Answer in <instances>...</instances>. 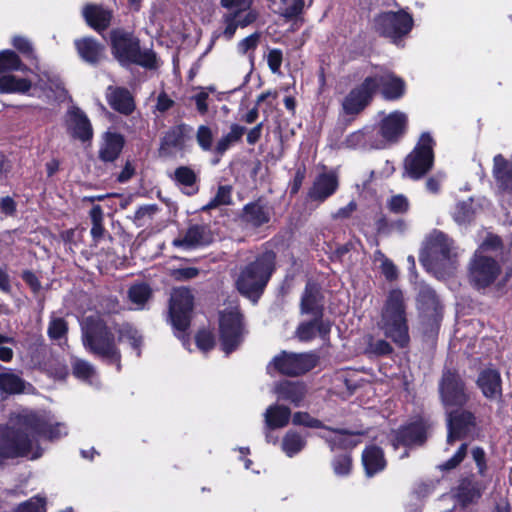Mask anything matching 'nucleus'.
Returning a JSON list of instances; mask_svg holds the SVG:
<instances>
[{
	"instance_id": "1",
	"label": "nucleus",
	"mask_w": 512,
	"mask_h": 512,
	"mask_svg": "<svg viewBox=\"0 0 512 512\" xmlns=\"http://www.w3.org/2000/svg\"><path fill=\"white\" fill-rule=\"evenodd\" d=\"M64 424L52 425L46 414L29 413L19 417L16 427H0V455L3 457L42 455L38 443L42 438L55 440L67 435Z\"/></svg>"
},
{
	"instance_id": "2",
	"label": "nucleus",
	"mask_w": 512,
	"mask_h": 512,
	"mask_svg": "<svg viewBox=\"0 0 512 512\" xmlns=\"http://www.w3.org/2000/svg\"><path fill=\"white\" fill-rule=\"evenodd\" d=\"M128 342L136 356L141 355L142 335L128 323L109 327L98 315L87 316L82 323V341L86 349L109 363H115L120 370L121 354L115 342Z\"/></svg>"
},
{
	"instance_id": "3",
	"label": "nucleus",
	"mask_w": 512,
	"mask_h": 512,
	"mask_svg": "<svg viewBox=\"0 0 512 512\" xmlns=\"http://www.w3.org/2000/svg\"><path fill=\"white\" fill-rule=\"evenodd\" d=\"M439 395L446 412L447 445L473 438L476 421L473 413L459 409L470 399L469 392L461 376L446 369L439 382Z\"/></svg>"
},
{
	"instance_id": "4",
	"label": "nucleus",
	"mask_w": 512,
	"mask_h": 512,
	"mask_svg": "<svg viewBox=\"0 0 512 512\" xmlns=\"http://www.w3.org/2000/svg\"><path fill=\"white\" fill-rule=\"evenodd\" d=\"M378 326L384 335L399 347H405L408 344L410 338L406 318V304L401 290L393 289L389 292L382 308Z\"/></svg>"
},
{
	"instance_id": "5",
	"label": "nucleus",
	"mask_w": 512,
	"mask_h": 512,
	"mask_svg": "<svg viewBox=\"0 0 512 512\" xmlns=\"http://www.w3.org/2000/svg\"><path fill=\"white\" fill-rule=\"evenodd\" d=\"M274 261L275 254L265 252L245 267L236 282L239 292L256 302L272 274Z\"/></svg>"
},
{
	"instance_id": "6",
	"label": "nucleus",
	"mask_w": 512,
	"mask_h": 512,
	"mask_svg": "<svg viewBox=\"0 0 512 512\" xmlns=\"http://www.w3.org/2000/svg\"><path fill=\"white\" fill-rule=\"evenodd\" d=\"M226 12L222 15L223 29L215 37L231 40L238 28H246L257 21L259 11L253 7V0H220Z\"/></svg>"
},
{
	"instance_id": "7",
	"label": "nucleus",
	"mask_w": 512,
	"mask_h": 512,
	"mask_svg": "<svg viewBox=\"0 0 512 512\" xmlns=\"http://www.w3.org/2000/svg\"><path fill=\"white\" fill-rule=\"evenodd\" d=\"M114 56L122 64L136 63L147 68L156 64V56L151 50L141 51L139 41L131 34L122 30L111 33Z\"/></svg>"
},
{
	"instance_id": "8",
	"label": "nucleus",
	"mask_w": 512,
	"mask_h": 512,
	"mask_svg": "<svg viewBox=\"0 0 512 512\" xmlns=\"http://www.w3.org/2000/svg\"><path fill=\"white\" fill-rule=\"evenodd\" d=\"M193 295L188 288L180 287L172 291L169 306L171 324L184 346H187L189 339L185 337V331L190 325L193 310Z\"/></svg>"
},
{
	"instance_id": "9",
	"label": "nucleus",
	"mask_w": 512,
	"mask_h": 512,
	"mask_svg": "<svg viewBox=\"0 0 512 512\" xmlns=\"http://www.w3.org/2000/svg\"><path fill=\"white\" fill-rule=\"evenodd\" d=\"M433 139L428 133H423L415 148L404 161L405 174L411 179L422 178L433 166Z\"/></svg>"
},
{
	"instance_id": "10",
	"label": "nucleus",
	"mask_w": 512,
	"mask_h": 512,
	"mask_svg": "<svg viewBox=\"0 0 512 512\" xmlns=\"http://www.w3.org/2000/svg\"><path fill=\"white\" fill-rule=\"evenodd\" d=\"M429 257L421 258L423 266L428 270L437 271L440 268H451L456 257L453 241L442 232H434L429 238Z\"/></svg>"
},
{
	"instance_id": "11",
	"label": "nucleus",
	"mask_w": 512,
	"mask_h": 512,
	"mask_svg": "<svg viewBox=\"0 0 512 512\" xmlns=\"http://www.w3.org/2000/svg\"><path fill=\"white\" fill-rule=\"evenodd\" d=\"M501 273V265L490 255L475 252L469 263L468 279L476 289L492 285Z\"/></svg>"
},
{
	"instance_id": "12",
	"label": "nucleus",
	"mask_w": 512,
	"mask_h": 512,
	"mask_svg": "<svg viewBox=\"0 0 512 512\" xmlns=\"http://www.w3.org/2000/svg\"><path fill=\"white\" fill-rule=\"evenodd\" d=\"M316 357L313 354H294L281 352L275 356L267 365V372L270 375L280 373L289 376H297L303 374L316 365Z\"/></svg>"
},
{
	"instance_id": "13",
	"label": "nucleus",
	"mask_w": 512,
	"mask_h": 512,
	"mask_svg": "<svg viewBox=\"0 0 512 512\" xmlns=\"http://www.w3.org/2000/svg\"><path fill=\"white\" fill-rule=\"evenodd\" d=\"M220 340L226 355L233 352L243 341L244 328L237 309L224 311L220 315Z\"/></svg>"
},
{
	"instance_id": "14",
	"label": "nucleus",
	"mask_w": 512,
	"mask_h": 512,
	"mask_svg": "<svg viewBox=\"0 0 512 512\" xmlns=\"http://www.w3.org/2000/svg\"><path fill=\"white\" fill-rule=\"evenodd\" d=\"M413 27V18L405 11L386 12L375 18L376 30L385 37L397 43L407 35Z\"/></svg>"
},
{
	"instance_id": "15",
	"label": "nucleus",
	"mask_w": 512,
	"mask_h": 512,
	"mask_svg": "<svg viewBox=\"0 0 512 512\" xmlns=\"http://www.w3.org/2000/svg\"><path fill=\"white\" fill-rule=\"evenodd\" d=\"M377 89L376 79L367 77L343 99L342 107L346 114H358L370 102Z\"/></svg>"
},
{
	"instance_id": "16",
	"label": "nucleus",
	"mask_w": 512,
	"mask_h": 512,
	"mask_svg": "<svg viewBox=\"0 0 512 512\" xmlns=\"http://www.w3.org/2000/svg\"><path fill=\"white\" fill-rule=\"evenodd\" d=\"M428 425L423 419L409 424L397 431L392 440L395 449L399 446H412L422 444L427 437Z\"/></svg>"
},
{
	"instance_id": "17",
	"label": "nucleus",
	"mask_w": 512,
	"mask_h": 512,
	"mask_svg": "<svg viewBox=\"0 0 512 512\" xmlns=\"http://www.w3.org/2000/svg\"><path fill=\"white\" fill-rule=\"evenodd\" d=\"M66 127L68 133L83 142L93 136V129L86 114L78 107H71L66 113Z\"/></svg>"
},
{
	"instance_id": "18",
	"label": "nucleus",
	"mask_w": 512,
	"mask_h": 512,
	"mask_svg": "<svg viewBox=\"0 0 512 512\" xmlns=\"http://www.w3.org/2000/svg\"><path fill=\"white\" fill-rule=\"evenodd\" d=\"M406 126L407 115L401 111H394L382 119L380 134L386 143H395L404 135Z\"/></svg>"
},
{
	"instance_id": "19",
	"label": "nucleus",
	"mask_w": 512,
	"mask_h": 512,
	"mask_svg": "<svg viewBox=\"0 0 512 512\" xmlns=\"http://www.w3.org/2000/svg\"><path fill=\"white\" fill-rule=\"evenodd\" d=\"M372 78L376 79L377 88L386 100H398L405 94V82L390 71L377 72Z\"/></svg>"
},
{
	"instance_id": "20",
	"label": "nucleus",
	"mask_w": 512,
	"mask_h": 512,
	"mask_svg": "<svg viewBox=\"0 0 512 512\" xmlns=\"http://www.w3.org/2000/svg\"><path fill=\"white\" fill-rule=\"evenodd\" d=\"M338 185V177L335 173H321L314 179L308 191V198L322 203L336 192Z\"/></svg>"
},
{
	"instance_id": "21",
	"label": "nucleus",
	"mask_w": 512,
	"mask_h": 512,
	"mask_svg": "<svg viewBox=\"0 0 512 512\" xmlns=\"http://www.w3.org/2000/svg\"><path fill=\"white\" fill-rule=\"evenodd\" d=\"M210 232L206 227L193 225L187 229L183 236L173 240V245L185 250L193 249L198 246H204L211 242Z\"/></svg>"
},
{
	"instance_id": "22",
	"label": "nucleus",
	"mask_w": 512,
	"mask_h": 512,
	"mask_svg": "<svg viewBox=\"0 0 512 512\" xmlns=\"http://www.w3.org/2000/svg\"><path fill=\"white\" fill-rule=\"evenodd\" d=\"M35 79H32V95H36V91L39 90V97L45 96L50 98L52 94L60 88V81L56 75H52L47 71H42L41 68L36 65L35 72H33Z\"/></svg>"
},
{
	"instance_id": "23",
	"label": "nucleus",
	"mask_w": 512,
	"mask_h": 512,
	"mask_svg": "<svg viewBox=\"0 0 512 512\" xmlns=\"http://www.w3.org/2000/svg\"><path fill=\"white\" fill-rule=\"evenodd\" d=\"M106 96L109 105L122 114L128 115L135 109L133 97L125 88L110 86Z\"/></svg>"
},
{
	"instance_id": "24",
	"label": "nucleus",
	"mask_w": 512,
	"mask_h": 512,
	"mask_svg": "<svg viewBox=\"0 0 512 512\" xmlns=\"http://www.w3.org/2000/svg\"><path fill=\"white\" fill-rule=\"evenodd\" d=\"M270 209L261 201L251 202L244 206L242 221L252 227H260L270 221Z\"/></svg>"
},
{
	"instance_id": "25",
	"label": "nucleus",
	"mask_w": 512,
	"mask_h": 512,
	"mask_svg": "<svg viewBox=\"0 0 512 512\" xmlns=\"http://www.w3.org/2000/svg\"><path fill=\"white\" fill-rule=\"evenodd\" d=\"M492 172L501 189L512 191V157L506 159L501 154L496 155L493 159Z\"/></svg>"
},
{
	"instance_id": "26",
	"label": "nucleus",
	"mask_w": 512,
	"mask_h": 512,
	"mask_svg": "<svg viewBox=\"0 0 512 512\" xmlns=\"http://www.w3.org/2000/svg\"><path fill=\"white\" fill-rule=\"evenodd\" d=\"M477 384L486 398L497 399L501 396V377L498 371L494 369L482 371Z\"/></svg>"
},
{
	"instance_id": "27",
	"label": "nucleus",
	"mask_w": 512,
	"mask_h": 512,
	"mask_svg": "<svg viewBox=\"0 0 512 512\" xmlns=\"http://www.w3.org/2000/svg\"><path fill=\"white\" fill-rule=\"evenodd\" d=\"M278 400L289 401L299 406L306 394L305 386L300 382L284 381L274 387Z\"/></svg>"
},
{
	"instance_id": "28",
	"label": "nucleus",
	"mask_w": 512,
	"mask_h": 512,
	"mask_svg": "<svg viewBox=\"0 0 512 512\" xmlns=\"http://www.w3.org/2000/svg\"><path fill=\"white\" fill-rule=\"evenodd\" d=\"M362 463L368 477L382 471L386 466L383 451L377 446H369L363 451Z\"/></svg>"
},
{
	"instance_id": "29",
	"label": "nucleus",
	"mask_w": 512,
	"mask_h": 512,
	"mask_svg": "<svg viewBox=\"0 0 512 512\" xmlns=\"http://www.w3.org/2000/svg\"><path fill=\"white\" fill-rule=\"evenodd\" d=\"M290 418V409L278 404L269 406L264 413L265 426L268 430L285 427L289 423Z\"/></svg>"
},
{
	"instance_id": "30",
	"label": "nucleus",
	"mask_w": 512,
	"mask_h": 512,
	"mask_svg": "<svg viewBox=\"0 0 512 512\" xmlns=\"http://www.w3.org/2000/svg\"><path fill=\"white\" fill-rule=\"evenodd\" d=\"M190 132L191 128L185 124L171 128L162 139V149L182 150L186 145Z\"/></svg>"
},
{
	"instance_id": "31",
	"label": "nucleus",
	"mask_w": 512,
	"mask_h": 512,
	"mask_svg": "<svg viewBox=\"0 0 512 512\" xmlns=\"http://www.w3.org/2000/svg\"><path fill=\"white\" fill-rule=\"evenodd\" d=\"M25 389V381L19 373L5 368L0 373V392L5 395L22 393Z\"/></svg>"
},
{
	"instance_id": "32",
	"label": "nucleus",
	"mask_w": 512,
	"mask_h": 512,
	"mask_svg": "<svg viewBox=\"0 0 512 512\" xmlns=\"http://www.w3.org/2000/svg\"><path fill=\"white\" fill-rule=\"evenodd\" d=\"M32 89V79L18 77L11 73L0 76L1 93H27Z\"/></svg>"
},
{
	"instance_id": "33",
	"label": "nucleus",
	"mask_w": 512,
	"mask_h": 512,
	"mask_svg": "<svg viewBox=\"0 0 512 512\" xmlns=\"http://www.w3.org/2000/svg\"><path fill=\"white\" fill-rule=\"evenodd\" d=\"M124 145L122 135L113 132H107L104 136V142L99 155L103 161H114L120 154Z\"/></svg>"
},
{
	"instance_id": "34",
	"label": "nucleus",
	"mask_w": 512,
	"mask_h": 512,
	"mask_svg": "<svg viewBox=\"0 0 512 512\" xmlns=\"http://www.w3.org/2000/svg\"><path fill=\"white\" fill-rule=\"evenodd\" d=\"M87 23L96 30L106 29L111 20V12L97 5H87L83 10Z\"/></svg>"
},
{
	"instance_id": "35",
	"label": "nucleus",
	"mask_w": 512,
	"mask_h": 512,
	"mask_svg": "<svg viewBox=\"0 0 512 512\" xmlns=\"http://www.w3.org/2000/svg\"><path fill=\"white\" fill-rule=\"evenodd\" d=\"M14 71H29L19 55L10 49L0 51V76Z\"/></svg>"
},
{
	"instance_id": "36",
	"label": "nucleus",
	"mask_w": 512,
	"mask_h": 512,
	"mask_svg": "<svg viewBox=\"0 0 512 512\" xmlns=\"http://www.w3.org/2000/svg\"><path fill=\"white\" fill-rule=\"evenodd\" d=\"M80 57L89 63H96L102 56L103 48L94 39L84 38L75 41Z\"/></svg>"
},
{
	"instance_id": "37",
	"label": "nucleus",
	"mask_w": 512,
	"mask_h": 512,
	"mask_svg": "<svg viewBox=\"0 0 512 512\" xmlns=\"http://www.w3.org/2000/svg\"><path fill=\"white\" fill-rule=\"evenodd\" d=\"M322 437L326 439L332 450L336 447L352 448L358 443L355 434L344 430H328V434H323Z\"/></svg>"
},
{
	"instance_id": "38",
	"label": "nucleus",
	"mask_w": 512,
	"mask_h": 512,
	"mask_svg": "<svg viewBox=\"0 0 512 512\" xmlns=\"http://www.w3.org/2000/svg\"><path fill=\"white\" fill-rule=\"evenodd\" d=\"M330 331V324L327 322L314 320L307 323H302L297 329V335L300 340H311L318 333L320 336L325 337Z\"/></svg>"
},
{
	"instance_id": "39",
	"label": "nucleus",
	"mask_w": 512,
	"mask_h": 512,
	"mask_svg": "<svg viewBox=\"0 0 512 512\" xmlns=\"http://www.w3.org/2000/svg\"><path fill=\"white\" fill-rule=\"evenodd\" d=\"M174 179L187 195H193L197 192L196 174L186 166L179 167L175 170Z\"/></svg>"
},
{
	"instance_id": "40",
	"label": "nucleus",
	"mask_w": 512,
	"mask_h": 512,
	"mask_svg": "<svg viewBox=\"0 0 512 512\" xmlns=\"http://www.w3.org/2000/svg\"><path fill=\"white\" fill-rule=\"evenodd\" d=\"M245 132L246 128L244 126L232 124L230 131L217 141L215 152L218 154L225 153L233 144L241 140Z\"/></svg>"
},
{
	"instance_id": "41",
	"label": "nucleus",
	"mask_w": 512,
	"mask_h": 512,
	"mask_svg": "<svg viewBox=\"0 0 512 512\" xmlns=\"http://www.w3.org/2000/svg\"><path fill=\"white\" fill-rule=\"evenodd\" d=\"M305 445V437L294 431H288L282 440V450L288 457H293L301 452Z\"/></svg>"
},
{
	"instance_id": "42",
	"label": "nucleus",
	"mask_w": 512,
	"mask_h": 512,
	"mask_svg": "<svg viewBox=\"0 0 512 512\" xmlns=\"http://www.w3.org/2000/svg\"><path fill=\"white\" fill-rule=\"evenodd\" d=\"M313 0H280L279 14L286 19H293L302 14L305 6Z\"/></svg>"
},
{
	"instance_id": "43",
	"label": "nucleus",
	"mask_w": 512,
	"mask_h": 512,
	"mask_svg": "<svg viewBox=\"0 0 512 512\" xmlns=\"http://www.w3.org/2000/svg\"><path fill=\"white\" fill-rule=\"evenodd\" d=\"M72 369L75 377L83 381H88L90 383L93 382V379L96 375L94 366L89 362L79 358L73 359Z\"/></svg>"
},
{
	"instance_id": "44",
	"label": "nucleus",
	"mask_w": 512,
	"mask_h": 512,
	"mask_svg": "<svg viewBox=\"0 0 512 512\" xmlns=\"http://www.w3.org/2000/svg\"><path fill=\"white\" fill-rule=\"evenodd\" d=\"M318 290L315 285L307 284L301 300V310L304 313H315L317 311Z\"/></svg>"
},
{
	"instance_id": "45",
	"label": "nucleus",
	"mask_w": 512,
	"mask_h": 512,
	"mask_svg": "<svg viewBox=\"0 0 512 512\" xmlns=\"http://www.w3.org/2000/svg\"><path fill=\"white\" fill-rule=\"evenodd\" d=\"M151 290L146 284H136L129 289V299L136 305V309L143 307L144 303L149 299Z\"/></svg>"
},
{
	"instance_id": "46",
	"label": "nucleus",
	"mask_w": 512,
	"mask_h": 512,
	"mask_svg": "<svg viewBox=\"0 0 512 512\" xmlns=\"http://www.w3.org/2000/svg\"><path fill=\"white\" fill-rule=\"evenodd\" d=\"M480 495V489L472 485L470 481H463L457 492V498L463 505L473 502L475 499L479 498Z\"/></svg>"
},
{
	"instance_id": "47",
	"label": "nucleus",
	"mask_w": 512,
	"mask_h": 512,
	"mask_svg": "<svg viewBox=\"0 0 512 512\" xmlns=\"http://www.w3.org/2000/svg\"><path fill=\"white\" fill-rule=\"evenodd\" d=\"M260 38H261L260 32H254V33L250 34L249 36L243 38L237 44V51L242 55L249 54V58L252 60L253 52L258 47Z\"/></svg>"
},
{
	"instance_id": "48",
	"label": "nucleus",
	"mask_w": 512,
	"mask_h": 512,
	"mask_svg": "<svg viewBox=\"0 0 512 512\" xmlns=\"http://www.w3.org/2000/svg\"><path fill=\"white\" fill-rule=\"evenodd\" d=\"M473 214L472 199H468L457 203L453 217L457 223L464 224L471 220Z\"/></svg>"
},
{
	"instance_id": "49",
	"label": "nucleus",
	"mask_w": 512,
	"mask_h": 512,
	"mask_svg": "<svg viewBox=\"0 0 512 512\" xmlns=\"http://www.w3.org/2000/svg\"><path fill=\"white\" fill-rule=\"evenodd\" d=\"M14 512H46V498L41 495L34 496L21 503Z\"/></svg>"
},
{
	"instance_id": "50",
	"label": "nucleus",
	"mask_w": 512,
	"mask_h": 512,
	"mask_svg": "<svg viewBox=\"0 0 512 512\" xmlns=\"http://www.w3.org/2000/svg\"><path fill=\"white\" fill-rule=\"evenodd\" d=\"M11 44L19 53H21L26 58L30 60L36 59L33 45L28 38L16 35L12 37Z\"/></svg>"
},
{
	"instance_id": "51",
	"label": "nucleus",
	"mask_w": 512,
	"mask_h": 512,
	"mask_svg": "<svg viewBox=\"0 0 512 512\" xmlns=\"http://www.w3.org/2000/svg\"><path fill=\"white\" fill-rule=\"evenodd\" d=\"M68 327L64 319L59 317H51L48 326V335L53 340H60L65 337Z\"/></svg>"
},
{
	"instance_id": "52",
	"label": "nucleus",
	"mask_w": 512,
	"mask_h": 512,
	"mask_svg": "<svg viewBox=\"0 0 512 512\" xmlns=\"http://www.w3.org/2000/svg\"><path fill=\"white\" fill-rule=\"evenodd\" d=\"M231 202V188L220 186L215 197L203 207V210H210L220 205H228Z\"/></svg>"
},
{
	"instance_id": "53",
	"label": "nucleus",
	"mask_w": 512,
	"mask_h": 512,
	"mask_svg": "<svg viewBox=\"0 0 512 512\" xmlns=\"http://www.w3.org/2000/svg\"><path fill=\"white\" fill-rule=\"evenodd\" d=\"M333 471L337 476H347L352 468L351 457L348 454H343L335 457L332 462Z\"/></svg>"
},
{
	"instance_id": "54",
	"label": "nucleus",
	"mask_w": 512,
	"mask_h": 512,
	"mask_svg": "<svg viewBox=\"0 0 512 512\" xmlns=\"http://www.w3.org/2000/svg\"><path fill=\"white\" fill-rule=\"evenodd\" d=\"M196 140L204 151H210L213 143V132L210 127L201 125L197 129Z\"/></svg>"
},
{
	"instance_id": "55",
	"label": "nucleus",
	"mask_w": 512,
	"mask_h": 512,
	"mask_svg": "<svg viewBox=\"0 0 512 512\" xmlns=\"http://www.w3.org/2000/svg\"><path fill=\"white\" fill-rule=\"evenodd\" d=\"M467 447L468 444L466 442H462L458 447L456 453L449 460L440 465V469L450 470L458 466L466 456Z\"/></svg>"
},
{
	"instance_id": "56",
	"label": "nucleus",
	"mask_w": 512,
	"mask_h": 512,
	"mask_svg": "<svg viewBox=\"0 0 512 512\" xmlns=\"http://www.w3.org/2000/svg\"><path fill=\"white\" fill-rule=\"evenodd\" d=\"M391 351V345L383 339H371L367 346V352L373 355H386L389 354Z\"/></svg>"
},
{
	"instance_id": "57",
	"label": "nucleus",
	"mask_w": 512,
	"mask_h": 512,
	"mask_svg": "<svg viewBox=\"0 0 512 512\" xmlns=\"http://www.w3.org/2000/svg\"><path fill=\"white\" fill-rule=\"evenodd\" d=\"M292 422L295 425H304V426L311 427V428H321L322 427V423L319 420L311 417L306 412H296L293 415Z\"/></svg>"
},
{
	"instance_id": "58",
	"label": "nucleus",
	"mask_w": 512,
	"mask_h": 512,
	"mask_svg": "<svg viewBox=\"0 0 512 512\" xmlns=\"http://www.w3.org/2000/svg\"><path fill=\"white\" fill-rule=\"evenodd\" d=\"M196 344L203 352L211 350L215 344L212 333L208 331H200L196 336Z\"/></svg>"
},
{
	"instance_id": "59",
	"label": "nucleus",
	"mask_w": 512,
	"mask_h": 512,
	"mask_svg": "<svg viewBox=\"0 0 512 512\" xmlns=\"http://www.w3.org/2000/svg\"><path fill=\"white\" fill-rule=\"evenodd\" d=\"M17 212V203L10 196L0 198V213L5 217H14Z\"/></svg>"
},
{
	"instance_id": "60",
	"label": "nucleus",
	"mask_w": 512,
	"mask_h": 512,
	"mask_svg": "<svg viewBox=\"0 0 512 512\" xmlns=\"http://www.w3.org/2000/svg\"><path fill=\"white\" fill-rule=\"evenodd\" d=\"M446 178V174L443 171H438L426 181V189L433 194H437L440 191L441 184Z\"/></svg>"
},
{
	"instance_id": "61",
	"label": "nucleus",
	"mask_w": 512,
	"mask_h": 512,
	"mask_svg": "<svg viewBox=\"0 0 512 512\" xmlns=\"http://www.w3.org/2000/svg\"><path fill=\"white\" fill-rule=\"evenodd\" d=\"M500 246L501 239L498 236L489 235L475 252H480L481 254H489L490 251L497 250L500 248Z\"/></svg>"
},
{
	"instance_id": "62",
	"label": "nucleus",
	"mask_w": 512,
	"mask_h": 512,
	"mask_svg": "<svg viewBox=\"0 0 512 512\" xmlns=\"http://www.w3.org/2000/svg\"><path fill=\"white\" fill-rule=\"evenodd\" d=\"M388 205L390 210L395 213H404L408 210V200L403 195L393 196Z\"/></svg>"
},
{
	"instance_id": "63",
	"label": "nucleus",
	"mask_w": 512,
	"mask_h": 512,
	"mask_svg": "<svg viewBox=\"0 0 512 512\" xmlns=\"http://www.w3.org/2000/svg\"><path fill=\"white\" fill-rule=\"evenodd\" d=\"M267 62L273 73L279 72L282 64V52L279 49H272L268 53Z\"/></svg>"
},
{
	"instance_id": "64",
	"label": "nucleus",
	"mask_w": 512,
	"mask_h": 512,
	"mask_svg": "<svg viewBox=\"0 0 512 512\" xmlns=\"http://www.w3.org/2000/svg\"><path fill=\"white\" fill-rule=\"evenodd\" d=\"M174 105V101L165 93L162 92L157 97L156 110L161 113L168 111Z\"/></svg>"
}]
</instances>
